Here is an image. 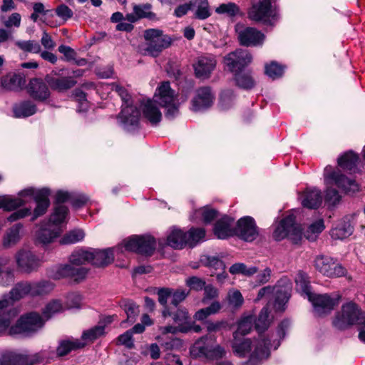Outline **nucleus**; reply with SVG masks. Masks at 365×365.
Masks as SVG:
<instances>
[{
	"instance_id": "21",
	"label": "nucleus",
	"mask_w": 365,
	"mask_h": 365,
	"mask_svg": "<svg viewBox=\"0 0 365 365\" xmlns=\"http://www.w3.org/2000/svg\"><path fill=\"white\" fill-rule=\"evenodd\" d=\"M8 296L4 295L0 299V334H7L11 321L17 315V311L12 307Z\"/></svg>"
},
{
	"instance_id": "46",
	"label": "nucleus",
	"mask_w": 365,
	"mask_h": 365,
	"mask_svg": "<svg viewBox=\"0 0 365 365\" xmlns=\"http://www.w3.org/2000/svg\"><path fill=\"white\" fill-rule=\"evenodd\" d=\"M90 256L89 250H76L70 255L68 264L82 267L86 262L90 263Z\"/></svg>"
},
{
	"instance_id": "28",
	"label": "nucleus",
	"mask_w": 365,
	"mask_h": 365,
	"mask_svg": "<svg viewBox=\"0 0 365 365\" xmlns=\"http://www.w3.org/2000/svg\"><path fill=\"white\" fill-rule=\"evenodd\" d=\"M233 220L227 216L220 219L214 227V234L221 240L235 235V228L232 227Z\"/></svg>"
},
{
	"instance_id": "60",
	"label": "nucleus",
	"mask_w": 365,
	"mask_h": 365,
	"mask_svg": "<svg viewBox=\"0 0 365 365\" xmlns=\"http://www.w3.org/2000/svg\"><path fill=\"white\" fill-rule=\"evenodd\" d=\"M295 282L297 288L306 294L308 297L312 294L309 289V278L306 273L302 271L298 272L295 277Z\"/></svg>"
},
{
	"instance_id": "45",
	"label": "nucleus",
	"mask_w": 365,
	"mask_h": 365,
	"mask_svg": "<svg viewBox=\"0 0 365 365\" xmlns=\"http://www.w3.org/2000/svg\"><path fill=\"white\" fill-rule=\"evenodd\" d=\"M272 322L269 317L268 307H264L262 309L257 319L255 320V329L259 334L268 329Z\"/></svg>"
},
{
	"instance_id": "62",
	"label": "nucleus",
	"mask_w": 365,
	"mask_h": 365,
	"mask_svg": "<svg viewBox=\"0 0 365 365\" xmlns=\"http://www.w3.org/2000/svg\"><path fill=\"white\" fill-rule=\"evenodd\" d=\"M205 266L213 269V272L224 271L225 265L224 262L216 257L205 256L201 259Z\"/></svg>"
},
{
	"instance_id": "43",
	"label": "nucleus",
	"mask_w": 365,
	"mask_h": 365,
	"mask_svg": "<svg viewBox=\"0 0 365 365\" xmlns=\"http://www.w3.org/2000/svg\"><path fill=\"white\" fill-rule=\"evenodd\" d=\"M53 289V283L48 281L31 282V296H43L50 293Z\"/></svg>"
},
{
	"instance_id": "24",
	"label": "nucleus",
	"mask_w": 365,
	"mask_h": 365,
	"mask_svg": "<svg viewBox=\"0 0 365 365\" xmlns=\"http://www.w3.org/2000/svg\"><path fill=\"white\" fill-rule=\"evenodd\" d=\"M152 5L150 3L133 4V12L127 14L125 20L135 23L142 19H153L155 14L152 11Z\"/></svg>"
},
{
	"instance_id": "44",
	"label": "nucleus",
	"mask_w": 365,
	"mask_h": 365,
	"mask_svg": "<svg viewBox=\"0 0 365 365\" xmlns=\"http://www.w3.org/2000/svg\"><path fill=\"white\" fill-rule=\"evenodd\" d=\"M192 9L196 8L195 16L198 19H205L210 16L207 0H191Z\"/></svg>"
},
{
	"instance_id": "8",
	"label": "nucleus",
	"mask_w": 365,
	"mask_h": 365,
	"mask_svg": "<svg viewBox=\"0 0 365 365\" xmlns=\"http://www.w3.org/2000/svg\"><path fill=\"white\" fill-rule=\"evenodd\" d=\"M252 6L247 11L248 18L255 22L272 25L277 19L274 0H251Z\"/></svg>"
},
{
	"instance_id": "57",
	"label": "nucleus",
	"mask_w": 365,
	"mask_h": 365,
	"mask_svg": "<svg viewBox=\"0 0 365 365\" xmlns=\"http://www.w3.org/2000/svg\"><path fill=\"white\" fill-rule=\"evenodd\" d=\"M63 310L64 307L60 301L55 299L47 304L43 309V317L48 320L55 314L60 313Z\"/></svg>"
},
{
	"instance_id": "2",
	"label": "nucleus",
	"mask_w": 365,
	"mask_h": 365,
	"mask_svg": "<svg viewBox=\"0 0 365 365\" xmlns=\"http://www.w3.org/2000/svg\"><path fill=\"white\" fill-rule=\"evenodd\" d=\"M111 89L115 91L126 104L118 115V119L124 129L131 131L138 128L140 112L136 107L129 104L130 96L128 90L118 83H113Z\"/></svg>"
},
{
	"instance_id": "41",
	"label": "nucleus",
	"mask_w": 365,
	"mask_h": 365,
	"mask_svg": "<svg viewBox=\"0 0 365 365\" xmlns=\"http://www.w3.org/2000/svg\"><path fill=\"white\" fill-rule=\"evenodd\" d=\"M6 264L7 260H0V286L2 287L11 285L15 279L14 269Z\"/></svg>"
},
{
	"instance_id": "48",
	"label": "nucleus",
	"mask_w": 365,
	"mask_h": 365,
	"mask_svg": "<svg viewBox=\"0 0 365 365\" xmlns=\"http://www.w3.org/2000/svg\"><path fill=\"white\" fill-rule=\"evenodd\" d=\"M353 232V227L349 222L339 224L331 231V236L334 240H343L350 236Z\"/></svg>"
},
{
	"instance_id": "63",
	"label": "nucleus",
	"mask_w": 365,
	"mask_h": 365,
	"mask_svg": "<svg viewBox=\"0 0 365 365\" xmlns=\"http://www.w3.org/2000/svg\"><path fill=\"white\" fill-rule=\"evenodd\" d=\"M16 45L25 52L38 53L41 51L40 44L34 40L17 41Z\"/></svg>"
},
{
	"instance_id": "17",
	"label": "nucleus",
	"mask_w": 365,
	"mask_h": 365,
	"mask_svg": "<svg viewBox=\"0 0 365 365\" xmlns=\"http://www.w3.org/2000/svg\"><path fill=\"white\" fill-rule=\"evenodd\" d=\"M207 339V336H204L197 340L190 350L191 354L195 356H205L209 359L222 358L225 354V349L219 345L212 346L205 344Z\"/></svg>"
},
{
	"instance_id": "4",
	"label": "nucleus",
	"mask_w": 365,
	"mask_h": 365,
	"mask_svg": "<svg viewBox=\"0 0 365 365\" xmlns=\"http://www.w3.org/2000/svg\"><path fill=\"white\" fill-rule=\"evenodd\" d=\"M292 290V282L288 279H281L274 287L267 286L261 288L257 297L259 300L264 297L274 295V308L276 312H283L288 302Z\"/></svg>"
},
{
	"instance_id": "20",
	"label": "nucleus",
	"mask_w": 365,
	"mask_h": 365,
	"mask_svg": "<svg viewBox=\"0 0 365 365\" xmlns=\"http://www.w3.org/2000/svg\"><path fill=\"white\" fill-rule=\"evenodd\" d=\"M6 356L8 357L7 364L11 365H37L45 360L43 352L29 354L25 351L21 353H9Z\"/></svg>"
},
{
	"instance_id": "36",
	"label": "nucleus",
	"mask_w": 365,
	"mask_h": 365,
	"mask_svg": "<svg viewBox=\"0 0 365 365\" xmlns=\"http://www.w3.org/2000/svg\"><path fill=\"white\" fill-rule=\"evenodd\" d=\"M26 295H31V282H29L17 283L6 296H8V299L13 304L14 302L20 300Z\"/></svg>"
},
{
	"instance_id": "37",
	"label": "nucleus",
	"mask_w": 365,
	"mask_h": 365,
	"mask_svg": "<svg viewBox=\"0 0 365 365\" xmlns=\"http://www.w3.org/2000/svg\"><path fill=\"white\" fill-rule=\"evenodd\" d=\"M68 213V210L66 206L57 205L47 222L51 223L52 227L55 226L61 229V225L67 222Z\"/></svg>"
},
{
	"instance_id": "53",
	"label": "nucleus",
	"mask_w": 365,
	"mask_h": 365,
	"mask_svg": "<svg viewBox=\"0 0 365 365\" xmlns=\"http://www.w3.org/2000/svg\"><path fill=\"white\" fill-rule=\"evenodd\" d=\"M226 299L229 306L233 309H239L244 302V298L241 292L235 289L229 290Z\"/></svg>"
},
{
	"instance_id": "10",
	"label": "nucleus",
	"mask_w": 365,
	"mask_h": 365,
	"mask_svg": "<svg viewBox=\"0 0 365 365\" xmlns=\"http://www.w3.org/2000/svg\"><path fill=\"white\" fill-rule=\"evenodd\" d=\"M315 269L329 278L341 277L346 274V269L335 259L327 255L317 256L314 261Z\"/></svg>"
},
{
	"instance_id": "64",
	"label": "nucleus",
	"mask_w": 365,
	"mask_h": 365,
	"mask_svg": "<svg viewBox=\"0 0 365 365\" xmlns=\"http://www.w3.org/2000/svg\"><path fill=\"white\" fill-rule=\"evenodd\" d=\"M240 8L235 3L222 4L216 9L218 14H226L228 16H235L240 14Z\"/></svg>"
},
{
	"instance_id": "33",
	"label": "nucleus",
	"mask_w": 365,
	"mask_h": 365,
	"mask_svg": "<svg viewBox=\"0 0 365 365\" xmlns=\"http://www.w3.org/2000/svg\"><path fill=\"white\" fill-rule=\"evenodd\" d=\"M300 198L302 205L309 209L317 208L322 200L320 190L316 188L307 190L301 195Z\"/></svg>"
},
{
	"instance_id": "1",
	"label": "nucleus",
	"mask_w": 365,
	"mask_h": 365,
	"mask_svg": "<svg viewBox=\"0 0 365 365\" xmlns=\"http://www.w3.org/2000/svg\"><path fill=\"white\" fill-rule=\"evenodd\" d=\"M232 349L233 352L240 357L245 356L250 354L248 364L250 365H257L264 359H267L270 354V349L274 347L277 349L279 346V340L272 339V336L260 334L252 341L250 339H240L237 334H233Z\"/></svg>"
},
{
	"instance_id": "56",
	"label": "nucleus",
	"mask_w": 365,
	"mask_h": 365,
	"mask_svg": "<svg viewBox=\"0 0 365 365\" xmlns=\"http://www.w3.org/2000/svg\"><path fill=\"white\" fill-rule=\"evenodd\" d=\"M257 267H247L244 263H235L230 267V272L232 274H242L250 277L257 272Z\"/></svg>"
},
{
	"instance_id": "18",
	"label": "nucleus",
	"mask_w": 365,
	"mask_h": 365,
	"mask_svg": "<svg viewBox=\"0 0 365 365\" xmlns=\"http://www.w3.org/2000/svg\"><path fill=\"white\" fill-rule=\"evenodd\" d=\"M52 277L56 279L70 277L75 281H81L86 278L88 269L84 267H78L72 264H60L54 268Z\"/></svg>"
},
{
	"instance_id": "51",
	"label": "nucleus",
	"mask_w": 365,
	"mask_h": 365,
	"mask_svg": "<svg viewBox=\"0 0 365 365\" xmlns=\"http://www.w3.org/2000/svg\"><path fill=\"white\" fill-rule=\"evenodd\" d=\"M1 208L6 211H11L26 204V201L21 198L4 196L0 198Z\"/></svg>"
},
{
	"instance_id": "3",
	"label": "nucleus",
	"mask_w": 365,
	"mask_h": 365,
	"mask_svg": "<svg viewBox=\"0 0 365 365\" xmlns=\"http://www.w3.org/2000/svg\"><path fill=\"white\" fill-rule=\"evenodd\" d=\"M364 323L365 313L353 302L344 304L333 321L334 326L339 329H345L352 325Z\"/></svg>"
},
{
	"instance_id": "14",
	"label": "nucleus",
	"mask_w": 365,
	"mask_h": 365,
	"mask_svg": "<svg viewBox=\"0 0 365 365\" xmlns=\"http://www.w3.org/2000/svg\"><path fill=\"white\" fill-rule=\"evenodd\" d=\"M312 302L315 313L322 316L329 313L339 303L341 296L334 293L331 295L324 294H311L308 297Z\"/></svg>"
},
{
	"instance_id": "31",
	"label": "nucleus",
	"mask_w": 365,
	"mask_h": 365,
	"mask_svg": "<svg viewBox=\"0 0 365 365\" xmlns=\"http://www.w3.org/2000/svg\"><path fill=\"white\" fill-rule=\"evenodd\" d=\"M46 81L51 89L59 92L67 91L76 83L72 77L58 78L52 76H46Z\"/></svg>"
},
{
	"instance_id": "25",
	"label": "nucleus",
	"mask_w": 365,
	"mask_h": 365,
	"mask_svg": "<svg viewBox=\"0 0 365 365\" xmlns=\"http://www.w3.org/2000/svg\"><path fill=\"white\" fill-rule=\"evenodd\" d=\"M27 91L31 97L39 101H44L50 96L46 83L40 78L31 79L27 86Z\"/></svg>"
},
{
	"instance_id": "23",
	"label": "nucleus",
	"mask_w": 365,
	"mask_h": 365,
	"mask_svg": "<svg viewBox=\"0 0 365 365\" xmlns=\"http://www.w3.org/2000/svg\"><path fill=\"white\" fill-rule=\"evenodd\" d=\"M195 73L198 78L207 79L210 78L216 66V60L213 56H200L193 65Z\"/></svg>"
},
{
	"instance_id": "7",
	"label": "nucleus",
	"mask_w": 365,
	"mask_h": 365,
	"mask_svg": "<svg viewBox=\"0 0 365 365\" xmlns=\"http://www.w3.org/2000/svg\"><path fill=\"white\" fill-rule=\"evenodd\" d=\"M44 325L40 314L31 312L21 316L16 324L9 327L7 334L11 336H29L37 332Z\"/></svg>"
},
{
	"instance_id": "55",
	"label": "nucleus",
	"mask_w": 365,
	"mask_h": 365,
	"mask_svg": "<svg viewBox=\"0 0 365 365\" xmlns=\"http://www.w3.org/2000/svg\"><path fill=\"white\" fill-rule=\"evenodd\" d=\"M85 237V233L82 230L76 229L66 234L61 240V243L64 245L74 244L81 242Z\"/></svg>"
},
{
	"instance_id": "27",
	"label": "nucleus",
	"mask_w": 365,
	"mask_h": 365,
	"mask_svg": "<svg viewBox=\"0 0 365 365\" xmlns=\"http://www.w3.org/2000/svg\"><path fill=\"white\" fill-rule=\"evenodd\" d=\"M91 256L90 263L96 267H103L110 264L113 259V252L111 249L89 250Z\"/></svg>"
},
{
	"instance_id": "29",
	"label": "nucleus",
	"mask_w": 365,
	"mask_h": 365,
	"mask_svg": "<svg viewBox=\"0 0 365 365\" xmlns=\"http://www.w3.org/2000/svg\"><path fill=\"white\" fill-rule=\"evenodd\" d=\"M50 195V190L48 188L39 189V192L36 195L35 202L36 207L34 210V215L31 220L34 221L38 217L43 215L47 210L50 205L48 196Z\"/></svg>"
},
{
	"instance_id": "34",
	"label": "nucleus",
	"mask_w": 365,
	"mask_h": 365,
	"mask_svg": "<svg viewBox=\"0 0 365 365\" xmlns=\"http://www.w3.org/2000/svg\"><path fill=\"white\" fill-rule=\"evenodd\" d=\"M167 244L174 249H182L188 245L187 232L180 229L173 228L167 237Z\"/></svg>"
},
{
	"instance_id": "47",
	"label": "nucleus",
	"mask_w": 365,
	"mask_h": 365,
	"mask_svg": "<svg viewBox=\"0 0 365 365\" xmlns=\"http://www.w3.org/2000/svg\"><path fill=\"white\" fill-rule=\"evenodd\" d=\"M121 307L127 315L126 320L123 321L121 325L125 322L133 323L140 312L139 307L133 301H125L121 304Z\"/></svg>"
},
{
	"instance_id": "5",
	"label": "nucleus",
	"mask_w": 365,
	"mask_h": 365,
	"mask_svg": "<svg viewBox=\"0 0 365 365\" xmlns=\"http://www.w3.org/2000/svg\"><path fill=\"white\" fill-rule=\"evenodd\" d=\"M154 98L165 108V115L168 119H173L179 115L178 96L171 88L170 83L163 82L156 90Z\"/></svg>"
},
{
	"instance_id": "38",
	"label": "nucleus",
	"mask_w": 365,
	"mask_h": 365,
	"mask_svg": "<svg viewBox=\"0 0 365 365\" xmlns=\"http://www.w3.org/2000/svg\"><path fill=\"white\" fill-rule=\"evenodd\" d=\"M86 346L85 342H82L80 339H65L59 342L56 349L57 355L63 356L73 350L83 348Z\"/></svg>"
},
{
	"instance_id": "22",
	"label": "nucleus",
	"mask_w": 365,
	"mask_h": 365,
	"mask_svg": "<svg viewBox=\"0 0 365 365\" xmlns=\"http://www.w3.org/2000/svg\"><path fill=\"white\" fill-rule=\"evenodd\" d=\"M214 95L209 87H202L196 91L192 101V109L194 111L205 110L213 103Z\"/></svg>"
},
{
	"instance_id": "54",
	"label": "nucleus",
	"mask_w": 365,
	"mask_h": 365,
	"mask_svg": "<svg viewBox=\"0 0 365 365\" xmlns=\"http://www.w3.org/2000/svg\"><path fill=\"white\" fill-rule=\"evenodd\" d=\"M235 80L237 86L243 89H250L255 86V81L249 73L235 72Z\"/></svg>"
},
{
	"instance_id": "32",
	"label": "nucleus",
	"mask_w": 365,
	"mask_h": 365,
	"mask_svg": "<svg viewBox=\"0 0 365 365\" xmlns=\"http://www.w3.org/2000/svg\"><path fill=\"white\" fill-rule=\"evenodd\" d=\"M1 83L7 91H18L25 84V78L19 73H9L1 77Z\"/></svg>"
},
{
	"instance_id": "49",
	"label": "nucleus",
	"mask_w": 365,
	"mask_h": 365,
	"mask_svg": "<svg viewBox=\"0 0 365 365\" xmlns=\"http://www.w3.org/2000/svg\"><path fill=\"white\" fill-rule=\"evenodd\" d=\"M324 227L323 220H318L312 223L305 232H302V237L304 236L309 241H314L318 235L324 230Z\"/></svg>"
},
{
	"instance_id": "50",
	"label": "nucleus",
	"mask_w": 365,
	"mask_h": 365,
	"mask_svg": "<svg viewBox=\"0 0 365 365\" xmlns=\"http://www.w3.org/2000/svg\"><path fill=\"white\" fill-rule=\"evenodd\" d=\"M221 309L219 302H213L209 307L198 310L194 315V318L198 321H203L209 316L217 313Z\"/></svg>"
},
{
	"instance_id": "35",
	"label": "nucleus",
	"mask_w": 365,
	"mask_h": 365,
	"mask_svg": "<svg viewBox=\"0 0 365 365\" xmlns=\"http://www.w3.org/2000/svg\"><path fill=\"white\" fill-rule=\"evenodd\" d=\"M158 300L159 304L163 307L162 316L164 318L173 314L171 304H168V300H172V289L169 287L160 288L157 291Z\"/></svg>"
},
{
	"instance_id": "42",
	"label": "nucleus",
	"mask_w": 365,
	"mask_h": 365,
	"mask_svg": "<svg viewBox=\"0 0 365 365\" xmlns=\"http://www.w3.org/2000/svg\"><path fill=\"white\" fill-rule=\"evenodd\" d=\"M358 161V155L352 151H349L338 158V165L344 170H352Z\"/></svg>"
},
{
	"instance_id": "12",
	"label": "nucleus",
	"mask_w": 365,
	"mask_h": 365,
	"mask_svg": "<svg viewBox=\"0 0 365 365\" xmlns=\"http://www.w3.org/2000/svg\"><path fill=\"white\" fill-rule=\"evenodd\" d=\"M15 260L18 269L26 274L36 272L43 264L39 256L27 249L19 250L15 255Z\"/></svg>"
},
{
	"instance_id": "61",
	"label": "nucleus",
	"mask_w": 365,
	"mask_h": 365,
	"mask_svg": "<svg viewBox=\"0 0 365 365\" xmlns=\"http://www.w3.org/2000/svg\"><path fill=\"white\" fill-rule=\"evenodd\" d=\"M187 235V242L190 247H194L197 242L205 237V231L203 228H191Z\"/></svg>"
},
{
	"instance_id": "6",
	"label": "nucleus",
	"mask_w": 365,
	"mask_h": 365,
	"mask_svg": "<svg viewBox=\"0 0 365 365\" xmlns=\"http://www.w3.org/2000/svg\"><path fill=\"white\" fill-rule=\"evenodd\" d=\"M144 37L146 42L140 47V51L143 55L156 57L171 44V38L158 29L146 30Z\"/></svg>"
},
{
	"instance_id": "39",
	"label": "nucleus",
	"mask_w": 365,
	"mask_h": 365,
	"mask_svg": "<svg viewBox=\"0 0 365 365\" xmlns=\"http://www.w3.org/2000/svg\"><path fill=\"white\" fill-rule=\"evenodd\" d=\"M23 225L17 223L9 229L3 239L4 247H10L16 245L21 239V231Z\"/></svg>"
},
{
	"instance_id": "19",
	"label": "nucleus",
	"mask_w": 365,
	"mask_h": 365,
	"mask_svg": "<svg viewBox=\"0 0 365 365\" xmlns=\"http://www.w3.org/2000/svg\"><path fill=\"white\" fill-rule=\"evenodd\" d=\"M235 235L247 242L255 240L259 232L254 219L249 216L240 218L237 221Z\"/></svg>"
},
{
	"instance_id": "40",
	"label": "nucleus",
	"mask_w": 365,
	"mask_h": 365,
	"mask_svg": "<svg viewBox=\"0 0 365 365\" xmlns=\"http://www.w3.org/2000/svg\"><path fill=\"white\" fill-rule=\"evenodd\" d=\"M13 110L15 117L26 118L36 113V107L32 102L26 101L16 104Z\"/></svg>"
},
{
	"instance_id": "52",
	"label": "nucleus",
	"mask_w": 365,
	"mask_h": 365,
	"mask_svg": "<svg viewBox=\"0 0 365 365\" xmlns=\"http://www.w3.org/2000/svg\"><path fill=\"white\" fill-rule=\"evenodd\" d=\"M104 334L103 326L98 325L88 330L83 332L81 339H80L82 342H85L86 344L88 342H92L99 336Z\"/></svg>"
},
{
	"instance_id": "11",
	"label": "nucleus",
	"mask_w": 365,
	"mask_h": 365,
	"mask_svg": "<svg viewBox=\"0 0 365 365\" xmlns=\"http://www.w3.org/2000/svg\"><path fill=\"white\" fill-rule=\"evenodd\" d=\"M235 32L240 45L247 47L262 46L266 38L265 35L257 29L240 23L235 25Z\"/></svg>"
},
{
	"instance_id": "16",
	"label": "nucleus",
	"mask_w": 365,
	"mask_h": 365,
	"mask_svg": "<svg viewBox=\"0 0 365 365\" xmlns=\"http://www.w3.org/2000/svg\"><path fill=\"white\" fill-rule=\"evenodd\" d=\"M324 178L327 185L330 184V180H333L339 188L346 193L352 194L359 190V185L355 180L347 178L339 171H331V167H326Z\"/></svg>"
},
{
	"instance_id": "30",
	"label": "nucleus",
	"mask_w": 365,
	"mask_h": 365,
	"mask_svg": "<svg viewBox=\"0 0 365 365\" xmlns=\"http://www.w3.org/2000/svg\"><path fill=\"white\" fill-rule=\"evenodd\" d=\"M143 116L152 124L157 125L162 119V113L155 102L148 99L141 103Z\"/></svg>"
},
{
	"instance_id": "59",
	"label": "nucleus",
	"mask_w": 365,
	"mask_h": 365,
	"mask_svg": "<svg viewBox=\"0 0 365 365\" xmlns=\"http://www.w3.org/2000/svg\"><path fill=\"white\" fill-rule=\"evenodd\" d=\"M196 217H202V220L205 223H210L217 216V211L209 206L203 207L195 212Z\"/></svg>"
},
{
	"instance_id": "58",
	"label": "nucleus",
	"mask_w": 365,
	"mask_h": 365,
	"mask_svg": "<svg viewBox=\"0 0 365 365\" xmlns=\"http://www.w3.org/2000/svg\"><path fill=\"white\" fill-rule=\"evenodd\" d=\"M254 321V317L251 315L242 318L238 324L237 330L234 334H237V336H238L239 335H246L249 334L252 329Z\"/></svg>"
},
{
	"instance_id": "15",
	"label": "nucleus",
	"mask_w": 365,
	"mask_h": 365,
	"mask_svg": "<svg viewBox=\"0 0 365 365\" xmlns=\"http://www.w3.org/2000/svg\"><path fill=\"white\" fill-rule=\"evenodd\" d=\"M252 61L251 53L246 50L237 49L228 53L224 58V63L227 69L235 73L241 71L242 68L248 66Z\"/></svg>"
},
{
	"instance_id": "26",
	"label": "nucleus",
	"mask_w": 365,
	"mask_h": 365,
	"mask_svg": "<svg viewBox=\"0 0 365 365\" xmlns=\"http://www.w3.org/2000/svg\"><path fill=\"white\" fill-rule=\"evenodd\" d=\"M61 232V229L59 227H52L51 223L45 222L36 233V240L42 245H47L58 238Z\"/></svg>"
},
{
	"instance_id": "9",
	"label": "nucleus",
	"mask_w": 365,
	"mask_h": 365,
	"mask_svg": "<svg viewBox=\"0 0 365 365\" xmlns=\"http://www.w3.org/2000/svg\"><path fill=\"white\" fill-rule=\"evenodd\" d=\"M272 237L277 241L287 237L297 244L302 240V231L300 226L295 224V217L289 215L275 225Z\"/></svg>"
},
{
	"instance_id": "13",
	"label": "nucleus",
	"mask_w": 365,
	"mask_h": 365,
	"mask_svg": "<svg viewBox=\"0 0 365 365\" xmlns=\"http://www.w3.org/2000/svg\"><path fill=\"white\" fill-rule=\"evenodd\" d=\"M126 250L140 254L151 255L155 249V242L150 235H133L123 241Z\"/></svg>"
}]
</instances>
